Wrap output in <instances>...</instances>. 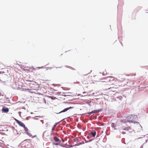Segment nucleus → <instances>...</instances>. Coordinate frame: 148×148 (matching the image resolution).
<instances>
[{"mask_svg": "<svg viewBox=\"0 0 148 148\" xmlns=\"http://www.w3.org/2000/svg\"><path fill=\"white\" fill-rule=\"evenodd\" d=\"M106 81L107 82H113V81H115V80L114 79V78L112 77H108L106 79ZM113 83L114 82H112V84H113Z\"/></svg>", "mask_w": 148, "mask_h": 148, "instance_id": "nucleus-3", "label": "nucleus"}, {"mask_svg": "<svg viewBox=\"0 0 148 148\" xmlns=\"http://www.w3.org/2000/svg\"><path fill=\"white\" fill-rule=\"evenodd\" d=\"M123 129L124 130H126V131H129L130 130H131V128L130 127H125Z\"/></svg>", "mask_w": 148, "mask_h": 148, "instance_id": "nucleus-9", "label": "nucleus"}, {"mask_svg": "<svg viewBox=\"0 0 148 148\" xmlns=\"http://www.w3.org/2000/svg\"><path fill=\"white\" fill-rule=\"evenodd\" d=\"M77 83L79 84V82H78Z\"/></svg>", "mask_w": 148, "mask_h": 148, "instance_id": "nucleus-23", "label": "nucleus"}, {"mask_svg": "<svg viewBox=\"0 0 148 148\" xmlns=\"http://www.w3.org/2000/svg\"><path fill=\"white\" fill-rule=\"evenodd\" d=\"M137 118V117L136 115H131L129 116L126 118V121L124 122V123H127V122H130L132 123L134 122L135 120Z\"/></svg>", "mask_w": 148, "mask_h": 148, "instance_id": "nucleus-1", "label": "nucleus"}, {"mask_svg": "<svg viewBox=\"0 0 148 148\" xmlns=\"http://www.w3.org/2000/svg\"><path fill=\"white\" fill-rule=\"evenodd\" d=\"M54 140L57 142H58L59 143L61 142V140H59V138H58L57 137L55 136L54 137Z\"/></svg>", "mask_w": 148, "mask_h": 148, "instance_id": "nucleus-8", "label": "nucleus"}, {"mask_svg": "<svg viewBox=\"0 0 148 148\" xmlns=\"http://www.w3.org/2000/svg\"><path fill=\"white\" fill-rule=\"evenodd\" d=\"M36 135H35V136H34L33 138L34 137H36Z\"/></svg>", "mask_w": 148, "mask_h": 148, "instance_id": "nucleus-18", "label": "nucleus"}, {"mask_svg": "<svg viewBox=\"0 0 148 148\" xmlns=\"http://www.w3.org/2000/svg\"><path fill=\"white\" fill-rule=\"evenodd\" d=\"M16 123L20 126L23 127H25V124L23 123L22 122L19 121V120L16 119Z\"/></svg>", "mask_w": 148, "mask_h": 148, "instance_id": "nucleus-5", "label": "nucleus"}, {"mask_svg": "<svg viewBox=\"0 0 148 148\" xmlns=\"http://www.w3.org/2000/svg\"><path fill=\"white\" fill-rule=\"evenodd\" d=\"M73 107H70L69 108H66L64 109V110L62 111H61L59 113H61V112H66L68 110H69L70 109L72 108Z\"/></svg>", "mask_w": 148, "mask_h": 148, "instance_id": "nucleus-7", "label": "nucleus"}, {"mask_svg": "<svg viewBox=\"0 0 148 148\" xmlns=\"http://www.w3.org/2000/svg\"><path fill=\"white\" fill-rule=\"evenodd\" d=\"M53 144L55 145H58V143H53Z\"/></svg>", "mask_w": 148, "mask_h": 148, "instance_id": "nucleus-13", "label": "nucleus"}, {"mask_svg": "<svg viewBox=\"0 0 148 148\" xmlns=\"http://www.w3.org/2000/svg\"><path fill=\"white\" fill-rule=\"evenodd\" d=\"M96 132L95 131H94L93 132H91V134L93 137H94L96 135Z\"/></svg>", "mask_w": 148, "mask_h": 148, "instance_id": "nucleus-10", "label": "nucleus"}, {"mask_svg": "<svg viewBox=\"0 0 148 148\" xmlns=\"http://www.w3.org/2000/svg\"><path fill=\"white\" fill-rule=\"evenodd\" d=\"M30 82L28 84L29 85V86H30L31 85V84H32L31 82Z\"/></svg>", "mask_w": 148, "mask_h": 148, "instance_id": "nucleus-14", "label": "nucleus"}, {"mask_svg": "<svg viewBox=\"0 0 148 148\" xmlns=\"http://www.w3.org/2000/svg\"><path fill=\"white\" fill-rule=\"evenodd\" d=\"M122 133L123 134H124L125 133L124 132H122Z\"/></svg>", "mask_w": 148, "mask_h": 148, "instance_id": "nucleus-16", "label": "nucleus"}, {"mask_svg": "<svg viewBox=\"0 0 148 148\" xmlns=\"http://www.w3.org/2000/svg\"><path fill=\"white\" fill-rule=\"evenodd\" d=\"M25 130L26 132H27L28 131V129L25 126V127H23Z\"/></svg>", "mask_w": 148, "mask_h": 148, "instance_id": "nucleus-12", "label": "nucleus"}, {"mask_svg": "<svg viewBox=\"0 0 148 148\" xmlns=\"http://www.w3.org/2000/svg\"><path fill=\"white\" fill-rule=\"evenodd\" d=\"M57 123H55V124H54V125H53V127H52V131H53V130H54V129L55 128V127H56V126L57 125Z\"/></svg>", "mask_w": 148, "mask_h": 148, "instance_id": "nucleus-11", "label": "nucleus"}, {"mask_svg": "<svg viewBox=\"0 0 148 148\" xmlns=\"http://www.w3.org/2000/svg\"><path fill=\"white\" fill-rule=\"evenodd\" d=\"M114 123H112V126L113 127H114Z\"/></svg>", "mask_w": 148, "mask_h": 148, "instance_id": "nucleus-15", "label": "nucleus"}, {"mask_svg": "<svg viewBox=\"0 0 148 148\" xmlns=\"http://www.w3.org/2000/svg\"><path fill=\"white\" fill-rule=\"evenodd\" d=\"M2 73V72H0V74H1Z\"/></svg>", "mask_w": 148, "mask_h": 148, "instance_id": "nucleus-19", "label": "nucleus"}, {"mask_svg": "<svg viewBox=\"0 0 148 148\" xmlns=\"http://www.w3.org/2000/svg\"><path fill=\"white\" fill-rule=\"evenodd\" d=\"M18 88H20V86H18Z\"/></svg>", "mask_w": 148, "mask_h": 148, "instance_id": "nucleus-21", "label": "nucleus"}, {"mask_svg": "<svg viewBox=\"0 0 148 148\" xmlns=\"http://www.w3.org/2000/svg\"><path fill=\"white\" fill-rule=\"evenodd\" d=\"M2 111L4 112H9V109L8 108H3Z\"/></svg>", "mask_w": 148, "mask_h": 148, "instance_id": "nucleus-6", "label": "nucleus"}, {"mask_svg": "<svg viewBox=\"0 0 148 148\" xmlns=\"http://www.w3.org/2000/svg\"><path fill=\"white\" fill-rule=\"evenodd\" d=\"M89 77H88L86 75H84L82 77V83L84 84H88V80Z\"/></svg>", "mask_w": 148, "mask_h": 148, "instance_id": "nucleus-2", "label": "nucleus"}, {"mask_svg": "<svg viewBox=\"0 0 148 148\" xmlns=\"http://www.w3.org/2000/svg\"><path fill=\"white\" fill-rule=\"evenodd\" d=\"M49 97H50H50H50V96H49Z\"/></svg>", "mask_w": 148, "mask_h": 148, "instance_id": "nucleus-22", "label": "nucleus"}, {"mask_svg": "<svg viewBox=\"0 0 148 148\" xmlns=\"http://www.w3.org/2000/svg\"><path fill=\"white\" fill-rule=\"evenodd\" d=\"M62 142H64V140L62 139Z\"/></svg>", "mask_w": 148, "mask_h": 148, "instance_id": "nucleus-17", "label": "nucleus"}, {"mask_svg": "<svg viewBox=\"0 0 148 148\" xmlns=\"http://www.w3.org/2000/svg\"><path fill=\"white\" fill-rule=\"evenodd\" d=\"M102 109H98V110H93L91 112H89L88 113V114L89 115H90L92 114H93L94 113H98L99 112H101L102 110Z\"/></svg>", "mask_w": 148, "mask_h": 148, "instance_id": "nucleus-4", "label": "nucleus"}, {"mask_svg": "<svg viewBox=\"0 0 148 148\" xmlns=\"http://www.w3.org/2000/svg\"><path fill=\"white\" fill-rule=\"evenodd\" d=\"M39 68H42V67H39Z\"/></svg>", "mask_w": 148, "mask_h": 148, "instance_id": "nucleus-20", "label": "nucleus"}]
</instances>
